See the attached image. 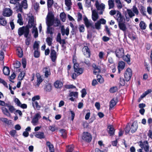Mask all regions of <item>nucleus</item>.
<instances>
[{
    "label": "nucleus",
    "instance_id": "obj_1",
    "mask_svg": "<svg viewBox=\"0 0 152 152\" xmlns=\"http://www.w3.org/2000/svg\"><path fill=\"white\" fill-rule=\"evenodd\" d=\"M21 0H10V4H13L15 5L14 8V9L16 10L18 12H20L22 13L23 12V8L26 9L28 8L27 0H23L20 3V2Z\"/></svg>",
    "mask_w": 152,
    "mask_h": 152
},
{
    "label": "nucleus",
    "instance_id": "obj_2",
    "mask_svg": "<svg viewBox=\"0 0 152 152\" xmlns=\"http://www.w3.org/2000/svg\"><path fill=\"white\" fill-rule=\"evenodd\" d=\"M36 25L34 23V18L33 16L30 17L28 19V24L25 26H23L22 27L19 28L18 30H20L22 32L23 31H25L26 34H28L30 32V28H31L34 26Z\"/></svg>",
    "mask_w": 152,
    "mask_h": 152
},
{
    "label": "nucleus",
    "instance_id": "obj_3",
    "mask_svg": "<svg viewBox=\"0 0 152 152\" xmlns=\"http://www.w3.org/2000/svg\"><path fill=\"white\" fill-rule=\"evenodd\" d=\"M89 45V43H86L85 45H84L82 49V52L83 54L87 58H90L91 55V51L88 47Z\"/></svg>",
    "mask_w": 152,
    "mask_h": 152
},
{
    "label": "nucleus",
    "instance_id": "obj_4",
    "mask_svg": "<svg viewBox=\"0 0 152 152\" xmlns=\"http://www.w3.org/2000/svg\"><path fill=\"white\" fill-rule=\"evenodd\" d=\"M25 32L23 31L22 32L21 31L18 30V34L20 37L24 35V37L26 38L25 40V43L28 46L30 45V37H28L29 32H28L27 34H26Z\"/></svg>",
    "mask_w": 152,
    "mask_h": 152
},
{
    "label": "nucleus",
    "instance_id": "obj_5",
    "mask_svg": "<svg viewBox=\"0 0 152 152\" xmlns=\"http://www.w3.org/2000/svg\"><path fill=\"white\" fill-rule=\"evenodd\" d=\"M82 138L85 141L89 142L91 140V135L88 132H84L82 134Z\"/></svg>",
    "mask_w": 152,
    "mask_h": 152
},
{
    "label": "nucleus",
    "instance_id": "obj_6",
    "mask_svg": "<svg viewBox=\"0 0 152 152\" xmlns=\"http://www.w3.org/2000/svg\"><path fill=\"white\" fill-rule=\"evenodd\" d=\"M124 76L125 80L126 81H129L132 76V71L129 68H127L126 70Z\"/></svg>",
    "mask_w": 152,
    "mask_h": 152
},
{
    "label": "nucleus",
    "instance_id": "obj_7",
    "mask_svg": "<svg viewBox=\"0 0 152 152\" xmlns=\"http://www.w3.org/2000/svg\"><path fill=\"white\" fill-rule=\"evenodd\" d=\"M83 20L84 24L87 28L88 29L90 27L93 29L95 28L94 26L93 25L92 21L91 20H89L87 17L86 16L84 18Z\"/></svg>",
    "mask_w": 152,
    "mask_h": 152
},
{
    "label": "nucleus",
    "instance_id": "obj_8",
    "mask_svg": "<svg viewBox=\"0 0 152 152\" xmlns=\"http://www.w3.org/2000/svg\"><path fill=\"white\" fill-rule=\"evenodd\" d=\"M58 55L56 51L54 49H51L50 50V58L53 62H55L57 58Z\"/></svg>",
    "mask_w": 152,
    "mask_h": 152
},
{
    "label": "nucleus",
    "instance_id": "obj_9",
    "mask_svg": "<svg viewBox=\"0 0 152 152\" xmlns=\"http://www.w3.org/2000/svg\"><path fill=\"white\" fill-rule=\"evenodd\" d=\"M115 18L117 20L118 23H124L125 20L123 16L119 11H118L115 17Z\"/></svg>",
    "mask_w": 152,
    "mask_h": 152
},
{
    "label": "nucleus",
    "instance_id": "obj_10",
    "mask_svg": "<svg viewBox=\"0 0 152 152\" xmlns=\"http://www.w3.org/2000/svg\"><path fill=\"white\" fill-rule=\"evenodd\" d=\"M54 16L52 14L49 15L47 20V27H51L53 24Z\"/></svg>",
    "mask_w": 152,
    "mask_h": 152
},
{
    "label": "nucleus",
    "instance_id": "obj_11",
    "mask_svg": "<svg viewBox=\"0 0 152 152\" xmlns=\"http://www.w3.org/2000/svg\"><path fill=\"white\" fill-rule=\"evenodd\" d=\"M116 57L118 58H122L124 54V50L123 48H117L115 52Z\"/></svg>",
    "mask_w": 152,
    "mask_h": 152
},
{
    "label": "nucleus",
    "instance_id": "obj_12",
    "mask_svg": "<svg viewBox=\"0 0 152 152\" xmlns=\"http://www.w3.org/2000/svg\"><path fill=\"white\" fill-rule=\"evenodd\" d=\"M140 145L142 148L144 149L145 152H148L149 151V146L147 141H146L141 143Z\"/></svg>",
    "mask_w": 152,
    "mask_h": 152
},
{
    "label": "nucleus",
    "instance_id": "obj_13",
    "mask_svg": "<svg viewBox=\"0 0 152 152\" xmlns=\"http://www.w3.org/2000/svg\"><path fill=\"white\" fill-rule=\"evenodd\" d=\"M12 10L10 8H6L4 10L3 15L4 16L10 17L12 15Z\"/></svg>",
    "mask_w": 152,
    "mask_h": 152
},
{
    "label": "nucleus",
    "instance_id": "obj_14",
    "mask_svg": "<svg viewBox=\"0 0 152 152\" xmlns=\"http://www.w3.org/2000/svg\"><path fill=\"white\" fill-rule=\"evenodd\" d=\"M107 130L108 133L110 136L114 135L115 130L112 125H108L107 127Z\"/></svg>",
    "mask_w": 152,
    "mask_h": 152
},
{
    "label": "nucleus",
    "instance_id": "obj_15",
    "mask_svg": "<svg viewBox=\"0 0 152 152\" xmlns=\"http://www.w3.org/2000/svg\"><path fill=\"white\" fill-rule=\"evenodd\" d=\"M95 5L98 10H104L105 8L104 4L103 3L99 4V2L97 0L96 1Z\"/></svg>",
    "mask_w": 152,
    "mask_h": 152
},
{
    "label": "nucleus",
    "instance_id": "obj_16",
    "mask_svg": "<svg viewBox=\"0 0 152 152\" xmlns=\"http://www.w3.org/2000/svg\"><path fill=\"white\" fill-rule=\"evenodd\" d=\"M125 63L123 61H120L118 64V73H120L121 71L124 69L125 67Z\"/></svg>",
    "mask_w": 152,
    "mask_h": 152
},
{
    "label": "nucleus",
    "instance_id": "obj_17",
    "mask_svg": "<svg viewBox=\"0 0 152 152\" xmlns=\"http://www.w3.org/2000/svg\"><path fill=\"white\" fill-rule=\"evenodd\" d=\"M69 25L72 28V30L71 31L72 35H73L76 34V32L77 31V26H74L72 22L70 23Z\"/></svg>",
    "mask_w": 152,
    "mask_h": 152
},
{
    "label": "nucleus",
    "instance_id": "obj_18",
    "mask_svg": "<svg viewBox=\"0 0 152 152\" xmlns=\"http://www.w3.org/2000/svg\"><path fill=\"white\" fill-rule=\"evenodd\" d=\"M91 10L92 11V20L95 21L98 18L99 16L97 12L95 10H92V8Z\"/></svg>",
    "mask_w": 152,
    "mask_h": 152
},
{
    "label": "nucleus",
    "instance_id": "obj_19",
    "mask_svg": "<svg viewBox=\"0 0 152 152\" xmlns=\"http://www.w3.org/2000/svg\"><path fill=\"white\" fill-rule=\"evenodd\" d=\"M123 60L126 62L127 63L129 64H130L131 63L130 62V55L129 54H127L126 55L123 56L122 57Z\"/></svg>",
    "mask_w": 152,
    "mask_h": 152
},
{
    "label": "nucleus",
    "instance_id": "obj_20",
    "mask_svg": "<svg viewBox=\"0 0 152 152\" xmlns=\"http://www.w3.org/2000/svg\"><path fill=\"white\" fill-rule=\"evenodd\" d=\"M45 70V77L47 78L49 76L51 75V72L49 67H45L43 68V70Z\"/></svg>",
    "mask_w": 152,
    "mask_h": 152
},
{
    "label": "nucleus",
    "instance_id": "obj_21",
    "mask_svg": "<svg viewBox=\"0 0 152 152\" xmlns=\"http://www.w3.org/2000/svg\"><path fill=\"white\" fill-rule=\"evenodd\" d=\"M63 27L64 26H62L61 29V32L62 35L64 36L66 34V36H68L69 34V28L68 27H67L66 28V30H65V29L63 28Z\"/></svg>",
    "mask_w": 152,
    "mask_h": 152
},
{
    "label": "nucleus",
    "instance_id": "obj_22",
    "mask_svg": "<svg viewBox=\"0 0 152 152\" xmlns=\"http://www.w3.org/2000/svg\"><path fill=\"white\" fill-rule=\"evenodd\" d=\"M63 85L62 83L59 80H56L54 83V85L55 87L57 88H61Z\"/></svg>",
    "mask_w": 152,
    "mask_h": 152
},
{
    "label": "nucleus",
    "instance_id": "obj_23",
    "mask_svg": "<svg viewBox=\"0 0 152 152\" xmlns=\"http://www.w3.org/2000/svg\"><path fill=\"white\" fill-rule=\"evenodd\" d=\"M92 67L94 69V74L96 75L97 73L100 72L101 70L99 68V66H97L95 64H93L92 65Z\"/></svg>",
    "mask_w": 152,
    "mask_h": 152
},
{
    "label": "nucleus",
    "instance_id": "obj_24",
    "mask_svg": "<svg viewBox=\"0 0 152 152\" xmlns=\"http://www.w3.org/2000/svg\"><path fill=\"white\" fill-rule=\"evenodd\" d=\"M35 136L39 139H42L45 138L44 133L43 132H37L36 133Z\"/></svg>",
    "mask_w": 152,
    "mask_h": 152
},
{
    "label": "nucleus",
    "instance_id": "obj_25",
    "mask_svg": "<svg viewBox=\"0 0 152 152\" xmlns=\"http://www.w3.org/2000/svg\"><path fill=\"white\" fill-rule=\"evenodd\" d=\"M130 124H128L124 129L126 134H127L129 133L130 130L131 132L132 133H133V131L132 129H131V128H130Z\"/></svg>",
    "mask_w": 152,
    "mask_h": 152
},
{
    "label": "nucleus",
    "instance_id": "obj_26",
    "mask_svg": "<svg viewBox=\"0 0 152 152\" xmlns=\"http://www.w3.org/2000/svg\"><path fill=\"white\" fill-rule=\"evenodd\" d=\"M46 145L48 146L50 152H54V146L50 142L47 141Z\"/></svg>",
    "mask_w": 152,
    "mask_h": 152
},
{
    "label": "nucleus",
    "instance_id": "obj_27",
    "mask_svg": "<svg viewBox=\"0 0 152 152\" xmlns=\"http://www.w3.org/2000/svg\"><path fill=\"white\" fill-rule=\"evenodd\" d=\"M54 28L51 27H47L46 32L47 34H50L51 37H52V35H53L54 33Z\"/></svg>",
    "mask_w": 152,
    "mask_h": 152
},
{
    "label": "nucleus",
    "instance_id": "obj_28",
    "mask_svg": "<svg viewBox=\"0 0 152 152\" xmlns=\"http://www.w3.org/2000/svg\"><path fill=\"white\" fill-rule=\"evenodd\" d=\"M3 72L4 74L5 75H9L10 73V70L9 67L8 66H4L3 69Z\"/></svg>",
    "mask_w": 152,
    "mask_h": 152
},
{
    "label": "nucleus",
    "instance_id": "obj_29",
    "mask_svg": "<svg viewBox=\"0 0 152 152\" xmlns=\"http://www.w3.org/2000/svg\"><path fill=\"white\" fill-rule=\"evenodd\" d=\"M0 120L7 125H10L12 123V121L11 120H8L7 118H1Z\"/></svg>",
    "mask_w": 152,
    "mask_h": 152
},
{
    "label": "nucleus",
    "instance_id": "obj_30",
    "mask_svg": "<svg viewBox=\"0 0 152 152\" xmlns=\"http://www.w3.org/2000/svg\"><path fill=\"white\" fill-rule=\"evenodd\" d=\"M118 26L120 29L123 31H125L126 30V26L124 23H118Z\"/></svg>",
    "mask_w": 152,
    "mask_h": 152
},
{
    "label": "nucleus",
    "instance_id": "obj_31",
    "mask_svg": "<svg viewBox=\"0 0 152 152\" xmlns=\"http://www.w3.org/2000/svg\"><path fill=\"white\" fill-rule=\"evenodd\" d=\"M83 71L84 69L81 68H79L74 69L75 72L77 74V75H79L82 74Z\"/></svg>",
    "mask_w": 152,
    "mask_h": 152
},
{
    "label": "nucleus",
    "instance_id": "obj_32",
    "mask_svg": "<svg viewBox=\"0 0 152 152\" xmlns=\"http://www.w3.org/2000/svg\"><path fill=\"white\" fill-rule=\"evenodd\" d=\"M59 131L61 134V136L64 138L66 137L67 133L66 130L64 129H61L59 130Z\"/></svg>",
    "mask_w": 152,
    "mask_h": 152
},
{
    "label": "nucleus",
    "instance_id": "obj_33",
    "mask_svg": "<svg viewBox=\"0 0 152 152\" xmlns=\"http://www.w3.org/2000/svg\"><path fill=\"white\" fill-rule=\"evenodd\" d=\"M7 24L6 20L2 16L0 18V24L3 26H5Z\"/></svg>",
    "mask_w": 152,
    "mask_h": 152
},
{
    "label": "nucleus",
    "instance_id": "obj_34",
    "mask_svg": "<svg viewBox=\"0 0 152 152\" xmlns=\"http://www.w3.org/2000/svg\"><path fill=\"white\" fill-rule=\"evenodd\" d=\"M32 104L34 108H35L38 110H40L41 106L39 104L38 102L37 101L32 102Z\"/></svg>",
    "mask_w": 152,
    "mask_h": 152
},
{
    "label": "nucleus",
    "instance_id": "obj_35",
    "mask_svg": "<svg viewBox=\"0 0 152 152\" xmlns=\"http://www.w3.org/2000/svg\"><path fill=\"white\" fill-rule=\"evenodd\" d=\"M97 81L100 84L102 83L104 81V78L100 75H97L96 76Z\"/></svg>",
    "mask_w": 152,
    "mask_h": 152
},
{
    "label": "nucleus",
    "instance_id": "obj_36",
    "mask_svg": "<svg viewBox=\"0 0 152 152\" xmlns=\"http://www.w3.org/2000/svg\"><path fill=\"white\" fill-rule=\"evenodd\" d=\"M117 102L115 101L114 99H113L110 102V108H113L116 104Z\"/></svg>",
    "mask_w": 152,
    "mask_h": 152
},
{
    "label": "nucleus",
    "instance_id": "obj_37",
    "mask_svg": "<svg viewBox=\"0 0 152 152\" xmlns=\"http://www.w3.org/2000/svg\"><path fill=\"white\" fill-rule=\"evenodd\" d=\"M60 16L61 20L63 22H65L66 18L65 13L64 12L61 13L60 14Z\"/></svg>",
    "mask_w": 152,
    "mask_h": 152
},
{
    "label": "nucleus",
    "instance_id": "obj_38",
    "mask_svg": "<svg viewBox=\"0 0 152 152\" xmlns=\"http://www.w3.org/2000/svg\"><path fill=\"white\" fill-rule=\"evenodd\" d=\"M1 109L4 115L7 116H9L10 115V113L7 108L4 107H3Z\"/></svg>",
    "mask_w": 152,
    "mask_h": 152
},
{
    "label": "nucleus",
    "instance_id": "obj_39",
    "mask_svg": "<svg viewBox=\"0 0 152 152\" xmlns=\"http://www.w3.org/2000/svg\"><path fill=\"white\" fill-rule=\"evenodd\" d=\"M17 55L20 58H21L23 56V52L22 49L20 48H19L17 49Z\"/></svg>",
    "mask_w": 152,
    "mask_h": 152
},
{
    "label": "nucleus",
    "instance_id": "obj_40",
    "mask_svg": "<svg viewBox=\"0 0 152 152\" xmlns=\"http://www.w3.org/2000/svg\"><path fill=\"white\" fill-rule=\"evenodd\" d=\"M37 85L39 86L40 85V84L43 81V80L42 79V78L41 77V76H37Z\"/></svg>",
    "mask_w": 152,
    "mask_h": 152
},
{
    "label": "nucleus",
    "instance_id": "obj_41",
    "mask_svg": "<svg viewBox=\"0 0 152 152\" xmlns=\"http://www.w3.org/2000/svg\"><path fill=\"white\" fill-rule=\"evenodd\" d=\"M118 91V88L117 86H113L111 87L109 90V91L110 93H114Z\"/></svg>",
    "mask_w": 152,
    "mask_h": 152
},
{
    "label": "nucleus",
    "instance_id": "obj_42",
    "mask_svg": "<svg viewBox=\"0 0 152 152\" xmlns=\"http://www.w3.org/2000/svg\"><path fill=\"white\" fill-rule=\"evenodd\" d=\"M139 26L140 28L142 30H144L146 28V24L143 21H142L140 22Z\"/></svg>",
    "mask_w": 152,
    "mask_h": 152
},
{
    "label": "nucleus",
    "instance_id": "obj_43",
    "mask_svg": "<svg viewBox=\"0 0 152 152\" xmlns=\"http://www.w3.org/2000/svg\"><path fill=\"white\" fill-rule=\"evenodd\" d=\"M53 41L52 38L49 37H47L46 39V42L48 45L49 46H51L52 44V42Z\"/></svg>",
    "mask_w": 152,
    "mask_h": 152
},
{
    "label": "nucleus",
    "instance_id": "obj_44",
    "mask_svg": "<svg viewBox=\"0 0 152 152\" xmlns=\"http://www.w3.org/2000/svg\"><path fill=\"white\" fill-rule=\"evenodd\" d=\"M152 92V90L151 89H148L147 91H145L144 93L140 96V98L141 99H143L145 97L146 95L148 94L149 93Z\"/></svg>",
    "mask_w": 152,
    "mask_h": 152
},
{
    "label": "nucleus",
    "instance_id": "obj_45",
    "mask_svg": "<svg viewBox=\"0 0 152 152\" xmlns=\"http://www.w3.org/2000/svg\"><path fill=\"white\" fill-rule=\"evenodd\" d=\"M140 11L141 13L144 16L146 15V12L145 11V8L143 6L141 7L140 9Z\"/></svg>",
    "mask_w": 152,
    "mask_h": 152
},
{
    "label": "nucleus",
    "instance_id": "obj_46",
    "mask_svg": "<svg viewBox=\"0 0 152 152\" xmlns=\"http://www.w3.org/2000/svg\"><path fill=\"white\" fill-rule=\"evenodd\" d=\"M69 96L70 97L74 96L76 98H77L78 96V93L77 92H71L69 94Z\"/></svg>",
    "mask_w": 152,
    "mask_h": 152
},
{
    "label": "nucleus",
    "instance_id": "obj_47",
    "mask_svg": "<svg viewBox=\"0 0 152 152\" xmlns=\"http://www.w3.org/2000/svg\"><path fill=\"white\" fill-rule=\"evenodd\" d=\"M125 14L126 13L127 15L128 14L130 18H132L133 17V12L130 9H127L126 11L125 12Z\"/></svg>",
    "mask_w": 152,
    "mask_h": 152
},
{
    "label": "nucleus",
    "instance_id": "obj_48",
    "mask_svg": "<svg viewBox=\"0 0 152 152\" xmlns=\"http://www.w3.org/2000/svg\"><path fill=\"white\" fill-rule=\"evenodd\" d=\"M34 8L36 12H37L39 9V3H34L33 5Z\"/></svg>",
    "mask_w": 152,
    "mask_h": 152
},
{
    "label": "nucleus",
    "instance_id": "obj_49",
    "mask_svg": "<svg viewBox=\"0 0 152 152\" xmlns=\"http://www.w3.org/2000/svg\"><path fill=\"white\" fill-rule=\"evenodd\" d=\"M115 2L118 8L121 9L122 7V5L120 0H115Z\"/></svg>",
    "mask_w": 152,
    "mask_h": 152
},
{
    "label": "nucleus",
    "instance_id": "obj_50",
    "mask_svg": "<svg viewBox=\"0 0 152 152\" xmlns=\"http://www.w3.org/2000/svg\"><path fill=\"white\" fill-rule=\"evenodd\" d=\"M34 56L35 58H38L40 56V52L39 51V50H35L34 52Z\"/></svg>",
    "mask_w": 152,
    "mask_h": 152
},
{
    "label": "nucleus",
    "instance_id": "obj_51",
    "mask_svg": "<svg viewBox=\"0 0 152 152\" xmlns=\"http://www.w3.org/2000/svg\"><path fill=\"white\" fill-rule=\"evenodd\" d=\"M25 72H21L18 75V78L20 80H23L24 77L25 76Z\"/></svg>",
    "mask_w": 152,
    "mask_h": 152
},
{
    "label": "nucleus",
    "instance_id": "obj_52",
    "mask_svg": "<svg viewBox=\"0 0 152 152\" xmlns=\"http://www.w3.org/2000/svg\"><path fill=\"white\" fill-rule=\"evenodd\" d=\"M52 89V86L50 84H48L45 88V90L47 92H50Z\"/></svg>",
    "mask_w": 152,
    "mask_h": 152
},
{
    "label": "nucleus",
    "instance_id": "obj_53",
    "mask_svg": "<svg viewBox=\"0 0 152 152\" xmlns=\"http://www.w3.org/2000/svg\"><path fill=\"white\" fill-rule=\"evenodd\" d=\"M108 3L109 9L113 7L114 4L113 2V0H109Z\"/></svg>",
    "mask_w": 152,
    "mask_h": 152
},
{
    "label": "nucleus",
    "instance_id": "obj_54",
    "mask_svg": "<svg viewBox=\"0 0 152 152\" xmlns=\"http://www.w3.org/2000/svg\"><path fill=\"white\" fill-rule=\"evenodd\" d=\"M80 92L81 93V96L83 98L87 94L86 89L85 88H83L81 91Z\"/></svg>",
    "mask_w": 152,
    "mask_h": 152
},
{
    "label": "nucleus",
    "instance_id": "obj_55",
    "mask_svg": "<svg viewBox=\"0 0 152 152\" xmlns=\"http://www.w3.org/2000/svg\"><path fill=\"white\" fill-rule=\"evenodd\" d=\"M108 66L109 68L112 69V72L113 73H114L115 72L116 69L115 68V64H113L111 66L110 64H108Z\"/></svg>",
    "mask_w": 152,
    "mask_h": 152
},
{
    "label": "nucleus",
    "instance_id": "obj_56",
    "mask_svg": "<svg viewBox=\"0 0 152 152\" xmlns=\"http://www.w3.org/2000/svg\"><path fill=\"white\" fill-rule=\"evenodd\" d=\"M119 80V83L121 86H124L125 84V80L122 77H120Z\"/></svg>",
    "mask_w": 152,
    "mask_h": 152
},
{
    "label": "nucleus",
    "instance_id": "obj_57",
    "mask_svg": "<svg viewBox=\"0 0 152 152\" xmlns=\"http://www.w3.org/2000/svg\"><path fill=\"white\" fill-rule=\"evenodd\" d=\"M101 23L99 21H98L95 24V28L96 29L99 30L100 29Z\"/></svg>",
    "mask_w": 152,
    "mask_h": 152
},
{
    "label": "nucleus",
    "instance_id": "obj_58",
    "mask_svg": "<svg viewBox=\"0 0 152 152\" xmlns=\"http://www.w3.org/2000/svg\"><path fill=\"white\" fill-rule=\"evenodd\" d=\"M20 62L18 61H16L15 63L14 64V67L15 68L17 69L20 68Z\"/></svg>",
    "mask_w": 152,
    "mask_h": 152
},
{
    "label": "nucleus",
    "instance_id": "obj_59",
    "mask_svg": "<svg viewBox=\"0 0 152 152\" xmlns=\"http://www.w3.org/2000/svg\"><path fill=\"white\" fill-rule=\"evenodd\" d=\"M105 55V53L102 51L100 52L98 54V56L100 59H104V56Z\"/></svg>",
    "mask_w": 152,
    "mask_h": 152
},
{
    "label": "nucleus",
    "instance_id": "obj_60",
    "mask_svg": "<svg viewBox=\"0 0 152 152\" xmlns=\"http://www.w3.org/2000/svg\"><path fill=\"white\" fill-rule=\"evenodd\" d=\"M56 40L57 42H59L60 44H61V35L60 33H58L57 35Z\"/></svg>",
    "mask_w": 152,
    "mask_h": 152
},
{
    "label": "nucleus",
    "instance_id": "obj_61",
    "mask_svg": "<svg viewBox=\"0 0 152 152\" xmlns=\"http://www.w3.org/2000/svg\"><path fill=\"white\" fill-rule=\"evenodd\" d=\"M79 29L80 33L84 32L85 31L84 25L83 24L80 25Z\"/></svg>",
    "mask_w": 152,
    "mask_h": 152
},
{
    "label": "nucleus",
    "instance_id": "obj_62",
    "mask_svg": "<svg viewBox=\"0 0 152 152\" xmlns=\"http://www.w3.org/2000/svg\"><path fill=\"white\" fill-rule=\"evenodd\" d=\"M74 149V146L73 145H69L67 147V152H72Z\"/></svg>",
    "mask_w": 152,
    "mask_h": 152
},
{
    "label": "nucleus",
    "instance_id": "obj_63",
    "mask_svg": "<svg viewBox=\"0 0 152 152\" xmlns=\"http://www.w3.org/2000/svg\"><path fill=\"white\" fill-rule=\"evenodd\" d=\"M53 3V0H47V6L48 8H51Z\"/></svg>",
    "mask_w": 152,
    "mask_h": 152
},
{
    "label": "nucleus",
    "instance_id": "obj_64",
    "mask_svg": "<svg viewBox=\"0 0 152 152\" xmlns=\"http://www.w3.org/2000/svg\"><path fill=\"white\" fill-rule=\"evenodd\" d=\"M65 4L67 7H69L72 4L71 0H65Z\"/></svg>",
    "mask_w": 152,
    "mask_h": 152
}]
</instances>
